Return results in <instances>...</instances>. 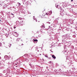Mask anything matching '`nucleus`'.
Wrapping results in <instances>:
<instances>
[{
  "instance_id": "f257e3e1",
  "label": "nucleus",
  "mask_w": 77,
  "mask_h": 77,
  "mask_svg": "<svg viewBox=\"0 0 77 77\" xmlns=\"http://www.w3.org/2000/svg\"><path fill=\"white\" fill-rule=\"evenodd\" d=\"M56 8H58V9H61L60 11H63V9H62V8L60 7V5H57V6H56Z\"/></svg>"
},
{
  "instance_id": "f03ea898",
  "label": "nucleus",
  "mask_w": 77,
  "mask_h": 77,
  "mask_svg": "<svg viewBox=\"0 0 77 77\" xmlns=\"http://www.w3.org/2000/svg\"><path fill=\"white\" fill-rule=\"evenodd\" d=\"M46 17H47V15H46V14H42L41 16V18H46Z\"/></svg>"
},
{
  "instance_id": "7ed1b4c3",
  "label": "nucleus",
  "mask_w": 77,
  "mask_h": 77,
  "mask_svg": "<svg viewBox=\"0 0 77 77\" xmlns=\"http://www.w3.org/2000/svg\"><path fill=\"white\" fill-rule=\"evenodd\" d=\"M13 35H14V36H16V37H17V36H18V33H17L16 32H14L13 33Z\"/></svg>"
},
{
  "instance_id": "20e7f679",
  "label": "nucleus",
  "mask_w": 77,
  "mask_h": 77,
  "mask_svg": "<svg viewBox=\"0 0 77 77\" xmlns=\"http://www.w3.org/2000/svg\"><path fill=\"white\" fill-rule=\"evenodd\" d=\"M23 20H20V22H19V24H23Z\"/></svg>"
},
{
  "instance_id": "39448f33",
  "label": "nucleus",
  "mask_w": 77,
  "mask_h": 77,
  "mask_svg": "<svg viewBox=\"0 0 77 77\" xmlns=\"http://www.w3.org/2000/svg\"><path fill=\"white\" fill-rule=\"evenodd\" d=\"M52 57L54 59H56V57L54 55H52Z\"/></svg>"
},
{
  "instance_id": "423d86ee",
  "label": "nucleus",
  "mask_w": 77,
  "mask_h": 77,
  "mask_svg": "<svg viewBox=\"0 0 77 77\" xmlns=\"http://www.w3.org/2000/svg\"><path fill=\"white\" fill-rule=\"evenodd\" d=\"M34 42H37L38 40L36 39H34Z\"/></svg>"
},
{
  "instance_id": "0eeeda50",
  "label": "nucleus",
  "mask_w": 77,
  "mask_h": 77,
  "mask_svg": "<svg viewBox=\"0 0 77 77\" xmlns=\"http://www.w3.org/2000/svg\"><path fill=\"white\" fill-rule=\"evenodd\" d=\"M9 47H11V46L12 45L10 43H9Z\"/></svg>"
},
{
  "instance_id": "6e6552de",
  "label": "nucleus",
  "mask_w": 77,
  "mask_h": 77,
  "mask_svg": "<svg viewBox=\"0 0 77 77\" xmlns=\"http://www.w3.org/2000/svg\"><path fill=\"white\" fill-rule=\"evenodd\" d=\"M19 20H22V18H21L20 17H19Z\"/></svg>"
},
{
  "instance_id": "1a4fd4ad",
  "label": "nucleus",
  "mask_w": 77,
  "mask_h": 77,
  "mask_svg": "<svg viewBox=\"0 0 77 77\" xmlns=\"http://www.w3.org/2000/svg\"><path fill=\"white\" fill-rule=\"evenodd\" d=\"M0 46H2V43H0Z\"/></svg>"
},
{
  "instance_id": "9d476101",
  "label": "nucleus",
  "mask_w": 77,
  "mask_h": 77,
  "mask_svg": "<svg viewBox=\"0 0 77 77\" xmlns=\"http://www.w3.org/2000/svg\"><path fill=\"white\" fill-rule=\"evenodd\" d=\"M15 28H16V27L14 26V29H15Z\"/></svg>"
},
{
  "instance_id": "9b49d317",
  "label": "nucleus",
  "mask_w": 77,
  "mask_h": 77,
  "mask_svg": "<svg viewBox=\"0 0 77 77\" xmlns=\"http://www.w3.org/2000/svg\"><path fill=\"white\" fill-rule=\"evenodd\" d=\"M46 15H48V14H46Z\"/></svg>"
},
{
  "instance_id": "f8f14e48",
  "label": "nucleus",
  "mask_w": 77,
  "mask_h": 77,
  "mask_svg": "<svg viewBox=\"0 0 77 77\" xmlns=\"http://www.w3.org/2000/svg\"><path fill=\"white\" fill-rule=\"evenodd\" d=\"M11 15H14L13 14H12H12H11Z\"/></svg>"
},
{
  "instance_id": "ddd939ff",
  "label": "nucleus",
  "mask_w": 77,
  "mask_h": 77,
  "mask_svg": "<svg viewBox=\"0 0 77 77\" xmlns=\"http://www.w3.org/2000/svg\"><path fill=\"white\" fill-rule=\"evenodd\" d=\"M73 0H71V2H73Z\"/></svg>"
},
{
  "instance_id": "4468645a",
  "label": "nucleus",
  "mask_w": 77,
  "mask_h": 77,
  "mask_svg": "<svg viewBox=\"0 0 77 77\" xmlns=\"http://www.w3.org/2000/svg\"><path fill=\"white\" fill-rule=\"evenodd\" d=\"M5 57H6V56H5Z\"/></svg>"
}]
</instances>
